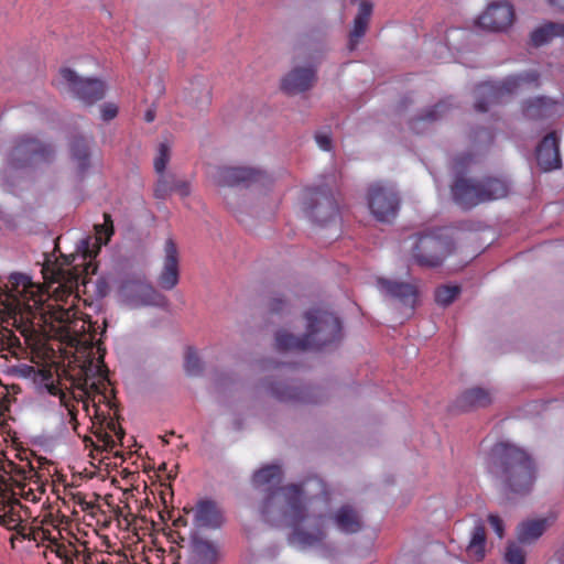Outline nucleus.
I'll return each instance as SVG.
<instances>
[{"mask_svg":"<svg viewBox=\"0 0 564 564\" xmlns=\"http://www.w3.org/2000/svg\"><path fill=\"white\" fill-rule=\"evenodd\" d=\"M367 202L371 214L379 221L391 223L398 215L400 199L397 193L381 183L369 186Z\"/></svg>","mask_w":564,"mask_h":564,"instance_id":"6e6552de","label":"nucleus"},{"mask_svg":"<svg viewBox=\"0 0 564 564\" xmlns=\"http://www.w3.org/2000/svg\"><path fill=\"white\" fill-rule=\"evenodd\" d=\"M173 193L181 197H186L191 193L189 183L186 180L177 177L175 174H162L154 186V197L160 200H165Z\"/></svg>","mask_w":564,"mask_h":564,"instance_id":"2eb2a0df","label":"nucleus"},{"mask_svg":"<svg viewBox=\"0 0 564 564\" xmlns=\"http://www.w3.org/2000/svg\"><path fill=\"white\" fill-rule=\"evenodd\" d=\"M63 404L65 405V408L68 411V414L70 416V423H72L74 430H76L78 422H77V413H76L75 406L73 404H69L68 400L66 402H64Z\"/></svg>","mask_w":564,"mask_h":564,"instance_id":"c03bdc74","label":"nucleus"},{"mask_svg":"<svg viewBox=\"0 0 564 564\" xmlns=\"http://www.w3.org/2000/svg\"><path fill=\"white\" fill-rule=\"evenodd\" d=\"M549 3L552 7H555L558 10L564 11V0H549Z\"/></svg>","mask_w":564,"mask_h":564,"instance_id":"de8ad7c7","label":"nucleus"},{"mask_svg":"<svg viewBox=\"0 0 564 564\" xmlns=\"http://www.w3.org/2000/svg\"><path fill=\"white\" fill-rule=\"evenodd\" d=\"M145 119H147L148 122L153 121V119H154L153 113L151 111H148L147 115H145Z\"/></svg>","mask_w":564,"mask_h":564,"instance_id":"3c124183","label":"nucleus"},{"mask_svg":"<svg viewBox=\"0 0 564 564\" xmlns=\"http://www.w3.org/2000/svg\"><path fill=\"white\" fill-rule=\"evenodd\" d=\"M539 79L538 72H528L523 75L509 76L499 83L485 82L475 88V109L478 112L488 111L490 106L502 102L503 98L517 93L524 83L536 84Z\"/></svg>","mask_w":564,"mask_h":564,"instance_id":"7ed1b4c3","label":"nucleus"},{"mask_svg":"<svg viewBox=\"0 0 564 564\" xmlns=\"http://www.w3.org/2000/svg\"><path fill=\"white\" fill-rule=\"evenodd\" d=\"M479 186L484 203L503 198L509 193V183L499 177H484Z\"/></svg>","mask_w":564,"mask_h":564,"instance_id":"4be33fe9","label":"nucleus"},{"mask_svg":"<svg viewBox=\"0 0 564 564\" xmlns=\"http://www.w3.org/2000/svg\"><path fill=\"white\" fill-rule=\"evenodd\" d=\"M54 293H56V299H58V297L62 299V295L58 294L57 289L54 291Z\"/></svg>","mask_w":564,"mask_h":564,"instance_id":"6e6d98bb","label":"nucleus"},{"mask_svg":"<svg viewBox=\"0 0 564 564\" xmlns=\"http://www.w3.org/2000/svg\"><path fill=\"white\" fill-rule=\"evenodd\" d=\"M316 82V66L294 67L281 82V89L288 95H296L311 89Z\"/></svg>","mask_w":564,"mask_h":564,"instance_id":"9b49d317","label":"nucleus"},{"mask_svg":"<svg viewBox=\"0 0 564 564\" xmlns=\"http://www.w3.org/2000/svg\"><path fill=\"white\" fill-rule=\"evenodd\" d=\"M546 528L547 520L545 518L525 520L517 528V539L523 544L533 543L542 536Z\"/></svg>","mask_w":564,"mask_h":564,"instance_id":"412c9836","label":"nucleus"},{"mask_svg":"<svg viewBox=\"0 0 564 564\" xmlns=\"http://www.w3.org/2000/svg\"><path fill=\"white\" fill-rule=\"evenodd\" d=\"M444 228H436L426 232H421L417 235V240L415 242V247H420L427 242L433 243V247H451L449 242L441 241L442 232Z\"/></svg>","mask_w":564,"mask_h":564,"instance_id":"f704fd0d","label":"nucleus"},{"mask_svg":"<svg viewBox=\"0 0 564 564\" xmlns=\"http://www.w3.org/2000/svg\"><path fill=\"white\" fill-rule=\"evenodd\" d=\"M513 19V7L507 1H497L487 7L478 18L477 24L484 30L501 32L512 24Z\"/></svg>","mask_w":564,"mask_h":564,"instance_id":"9d476101","label":"nucleus"},{"mask_svg":"<svg viewBox=\"0 0 564 564\" xmlns=\"http://www.w3.org/2000/svg\"><path fill=\"white\" fill-rule=\"evenodd\" d=\"M98 364L99 365L96 366L97 378L93 375V361L90 360L88 365L85 364L82 367L78 377L74 379V386L83 390L86 394L93 392L99 393L101 388L106 384L107 371L101 357L98 358Z\"/></svg>","mask_w":564,"mask_h":564,"instance_id":"4468645a","label":"nucleus"},{"mask_svg":"<svg viewBox=\"0 0 564 564\" xmlns=\"http://www.w3.org/2000/svg\"><path fill=\"white\" fill-rule=\"evenodd\" d=\"M69 149L72 159L77 163V173L83 177L90 166L88 141L84 137H75Z\"/></svg>","mask_w":564,"mask_h":564,"instance_id":"b1692460","label":"nucleus"},{"mask_svg":"<svg viewBox=\"0 0 564 564\" xmlns=\"http://www.w3.org/2000/svg\"><path fill=\"white\" fill-rule=\"evenodd\" d=\"M372 13V4L369 1H361L359 3L358 13L354 19L352 30L349 33L348 50L354 51L359 44V41L366 34L368 23Z\"/></svg>","mask_w":564,"mask_h":564,"instance_id":"f3484780","label":"nucleus"},{"mask_svg":"<svg viewBox=\"0 0 564 564\" xmlns=\"http://www.w3.org/2000/svg\"><path fill=\"white\" fill-rule=\"evenodd\" d=\"M213 509H214V506L210 502H207V501L200 502L197 506V510H196L197 521L205 522L207 520V514L210 511H213Z\"/></svg>","mask_w":564,"mask_h":564,"instance_id":"ea45409f","label":"nucleus"},{"mask_svg":"<svg viewBox=\"0 0 564 564\" xmlns=\"http://www.w3.org/2000/svg\"><path fill=\"white\" fill-rule=\"evenodd\" d=\"M536 162L542 171L549 172L560 169V139L555 131L547 133L536 148Z\"/></svg>","mask_w":564,"mask_h":564,"instance_id":"ddd939ff","label":"nucleus"},{"mask_svg":"<svg viewBox=\"0 0 564 564\" xmlns=\"http://www.w3.org/2000/svg\"><path fill=\"white\" fill-rule=\"evenodd\" d=\"M54 151L50 144L36 138L22 135L18 138L10 152V161L14 167H24L52 160Z\"/></svg>","mask_w":564,"mask_h":564,"instance_id":"0eeeda50","label":"nucleus"},{"mask_svg":"<svg viewBox=\"0 0 564 564\" xmlns=\"http://www.w3.org/2000/svg\"><path fill=\"white\" fill-rule=\"evenodd\" d=\"M307 333L303 337H296L286 330L276 334L275 346L279 350H304L310 345V338L324 329L328 323L337 324L336 318L322 310H312L305 314Z\"/></svg>","mask_w":564,"mask_h":564,"instance_id":"39448f33","label":"nucleus"},{"mask_svg":"<svg viewBox=\"0 0 564 564\" xmlns=\"http://www.w3.org/2000/svg\"><path fill=\"white\" fill-rule=\"evenodd\" d=\"M108 426L115 427V423H108Z\"/></svg>","mask_w":564,"mask_h":564,"instance_id":"4d7b16f0","label":"nucleus"},{"mask_svg":"<svg viewBox=\"0 0 564 564\" xmlns=\"http://www.w3.org/2000/svg\"><path fill=\"white\" fill-rule=\"evenodd\" d=\"M556 36H564V23L547 22L531 33L534 46H542Z\"/></svg>","mask_w":564,"mask_h":564,"instance_id":"bb28decb","label":"nucleus"},{"mask_svg":"<svg viewBox=\"0 0 564 564\" xmlns=\"http://www.w3.org/2000/svg\"><path fill=\"white\" fill-rule=\"evenodd\" d=\"M281 495L286 505V517L293 527L303 522L306 514L305 501L328 495L325 482L317 477H310L299 484H289L281 487Z\"/></svg>","mask_w":564,"mask_h":564,"instance_id":"f03ea898","label":"nucleus"},{"mask_svg":"<svg viewBox=\"0 0 564 564\" xmlns=\"http://www.w3.org/2000/svg\"><path fill=\"white\" fill-rule=\"evenodd\" d=\"M214 182L219 186L251 185L253 183H263L268 176L263 171L240 167V166H219L213 173Z\"/></svg>","mask_w":564,"mask_h":564,"instance_id":"1a4fd4ad","label":"nucleus"},{"mask_svg":"<svg viewBox=\"0 0 564 564\" xmlns=\"http://www.w3.org/2000/svg\"><path fill=\"white\" fill-rule=\"evenodd\" d=\"M95 229V242L90 245V238H84L79 241L76 247H104L110 241L115 234L113 221L111 215L104 213V223L96 224Z\"/></svg>","mask_w":564,"mask_h":564,"instance_id":"5701e85b","label":"nucleus"},{"mask_svg":"<svg viewBox=\"0 0 564 564\" xmlns=\"http://www.w3.org/2000/svg\"><path fill=\"white\" fill-rule=\"evenodd\" d=\"M494 402L492 392L482 387H473L464 392L457 399L458 406L463 411L489 406Z\"/></svg>","mask_w":564,"mask_h":564,"instance_id":"dca6fc26","label":"nucleus"},{"mask_svg":"<svg viewBox=\"0 0 564 564\" xmlns=\"http://www.w3.org/2000/svg\"><path fill=\"white\" fill-rule=\"evenodd\" d=\"M52 551L62 561L61 564H74L79 561V551L72 543L67 544H55Z\"/></svg>","mask_w":564,"mask_h":564,"instance_id":"72a5a7b5","label":"nucleus"},{"mask_svg":"<svg viewBox=\"0 0 564 564\" xmlns=\"http://www.w3.org/2000/svg\"><path fill=\"white\" fill-rule=\"evenodd\" d=\"M59 240H61V237H57V238L54 239V247L55 248H58Z\"/></svg>","mask_w":564,"mask_h":564,"instance_id":"603ef678","label":"nucleus"},{"mask_svg":"<svg viewBox=\"0 0 564 564\" xmlns=\"http://www.w3.org/2000/svg\"><path fill=\"white\" fill-rule=\"evenodd\" d=\"M20 507V501L14 499L8 506L0 508V512H2V514H0L1 523L4 524L8 529H17L19 527L21 519L17 508Z\"/></svg>","mask_w":564,"mask_h":564,"instance_id":"473e14b6","label":"nucleus"},{"mask_svg":"<svg viewBox=\"0 0 564 564\" xmlns=\"http://www.w3.org/2000/svg\"><path fill=\"white\" fill-rule=\"evenodd\" d=\"M462 293L458 284H442L434 291V301L438 306H449Z\"/></svg>","mask_w":564,"mask_h":564,"instance_id":"c85d7f7f","label":"nucleus"},{"mask_svg":"<svg viewBox=\"0 0 564 564\" xmlns=\"http://www.w3.org/2000/svg\"><path fill=\"white\" fill-rule=\"evenodd\" d=\"M188 558L192 564H213L216 558V551L206 542L195 541L191 545Z\"/></svg>","mask_w":564,"mask_h":564,"instance_id":"cd10ccee","label":"nucleus"},{"mask_svg":"<svg viewBox=\"0 0 564 564\" xmlns=\"http://www.w3.org/2000/svg\"><path fill=\"white\" fill-rule=\"evenodd\" d=\"M281 475V468L276 465H267L253 474L252 482L257 487H262L271 484Z\"/></svg>","mask_w":564,"mask_h":564,"instance_id":"2f4dec72","label":"nucleus"},{"mask_svg":"<svg viewBox=\"0 0 564 564\" xmlns=\"http://www.w3.org/2000/svg\"><path fill=\"white\" fill-rule=\"evenodd\" d=\"M108 426L115 427V423H108Z\"/></svg>","mask_w":564,"mask_h":564,"instance_id":"13d9d810","label":"nucleus"},{"mask_svg":"<svg viewBox=\"0 0 564 564\" xmlns=\"http://www.w3.org/2000/svg\"><path fill=\"white\" fill-rule=\"evenodd\" d=\"M178 283V257L176 249H171L166 256L160 285L165 290H172Z\"/></svg>","mask_w":564,"mask_h":564,"instance_id":"393cba45","label":"nucleus"},{"mask_svg":"<svg viewBox=\"0 0 564 564\" xmlns=\"http://www.w3.org/2000/svg\"><path fill=\"white\" fill-rule=\"evenodd\" d=\"M74 499H75V500H76L80 506H83V510H88V509H90V508H91V505H90V503H88V502H86L83 496H80V495H75V496H74Z\"/></svg>","mask_w":564,"mask_h":564,"instance_id":"49530a36","label":"nucleus"},{"mask_svg":"<svg viewBox=\"0 0 564 564\" xmlns=\"http://www.w3.org/2000/svg\"><path fill=\"white\" fill-rule=\"evenodd\" d=\"M452 105L447 100H442L431 109L426 110L423 116L420 117V120L423 121H435L441 118L445 112L449 110Z\"/></svg>","mask_w":564,"mask_h":564,"instance_id":"4c0bfd02","label":"nucleus"},{"mask_svg":"<svg viewBox=\"0 0 564 564\" xmlns=\"http://www.w3.org/2000/svg\"><path fill=\"white\" fill-rule=\"evenodd\" d=\"M304 209L307 216L321 226L336 221L338 217V204L332 189L326 186L306 191Z\"/></svg>","mask_w":564,"mask_h":564,"instance_id":"423d86ee","label":"nucleus"},{"mask_svg":"<svg viewBox=\"0 0 564 564\" xmlns=\"http://www.w3.org/2000/svg\"><path fill=\"white\" fill-rule=\"evenodd\" d=\"M334 520L337 527L345 533H356L361 529L358 513L349 506L339 508Z\"/></svg>","mask_w":564,"mask_h":564,"instance_id":"a878e982","label":"nucleus"},{"mask_svg":"<svg viewBox=\"0 0 564 564\" xmlns=\"http://www.w3.org/2000/svg\"><path fill=\"white\" fill-rule=\"evenodd\" d=\"M486 134L488 135V138H489L490 140H492V134H491L490 132L486 131Z\"/></svg>","mask_w":564,"mask_h":564,"instance_id":"5fc2aeb1","label":"nucleus"},{"mask_svg":"<svg viewBox=\"0 0 564 564\" xmlns=\"http://www.w3.org/2000/svg\"><path fill=\"white\" fill-rule=\"evenodd\" d=\"M165 247H169V248H172V247H175L174 242L170 239L166 241V246Z\"/></svg>","mask_w":564,"mask_h":564,"instance_id":"864d4df0","label":"nucleus"},{"mask_svg":"<svg viewBox=\"0 0 564 564\" xmlns=\"http://www.w3.org/2000/svg\"><path fill=\"white\" fill-rule=\"evenodd\" d=\"M100 112H101V119L104 121H110L117 117L118 107H117V105H115L112 102H108L101 107Z\"/></svg>","mask_w":564,"mask_h":564,"instance_id":"58836bf2","label":"nucleus"},{"mask_svg":"<svg viewBox=\"0 0 564 564\" xmlns=\"http://www.w3.org/2000/svg\"><path fill=\"white\" fill-rule=\"evenodd\" d=\"M556 113V102L546 97H536L525 101L523 116L529 120H542Z\"/></svg>","mask_w":564,"mask_h":564,"instance_id":"aec40b11","label":"nucleus"},{"mask_svg":"<svg viewBox=\"0 0 564 564\" xmlns=\"http://www.w3.org/2000/svg\"><path fill=\"white\" fill-rule=\"evenodd\" d=\"M283 304H284L283 300L272 299L269 303V306H270L271 311L278 312L282 307Z\"/></svg>","mask_w":564,"mask_h":564,"instance_id":"a18cd8bd","label":"nucleus"},{"mask_svg":"<svg viewBox=\"0 0 564 564\" xmlns=\"http://www.w3.org/2000/svg\"><path fill=\"white\" fill-rule=\"evenodd\" d=\"M59 89L70 93L85 105H93L105 97L106 85L97 78H84L73 69L63 67L59 69L56 83Z\"/></svg>","mask_w":564,"mask_h":564,"instance_id":"20e7f679","label":"nucleus"},{"mask_svg":"<svg viewBox=\"0 0 564 564\" xmlns=\"http://www.w3.org/2000/svg\"><path fill=\"white\" fill-rule=\"evenodd\" d=\"M316 143L324 151H329L332 149V139L327 133H316L315 135Z\"/></svg>","mask_w":564,"mask_h":564,"instance_id":"79ce46f5","label":"nucleus"},{"mask_svg":"<svg viewBox=\"0 0 564 564\" xmlns=\"http://www.w3.org/2000/svg\"><path fill=\"white\" fill-rule=\"evenodd\" d=\"M505 561L507 564H524L525 552L518 543L513 541L508 542L505 552Z\"/></svg>","mask_w":564,"mask_h":564,"instance_id":"c9c22d12","label":"nucleus"},{"mask_svg":"<svg viewBox=\"0 0 564 564\" xmlns=\"http://www.w3.org/2000/svg\"><path fill=\"white\" fill-rule=\"evenodd\" d=\"M170 148L166 143H160L158 155L154 159V170L159 175L164 174L165 167L170 161Z\"/></svg>","mask_w":564,"mask_h":564,"instance_id":"e433bc0d","label":"nucleus"},{"mask_svg":"<svg viewBox=\"0 0 564 564\" xmlns=\"http://www.w3.org/2000/svg\"><path fill=\"white\" fill-rule=\"evenodd\" d=\"M457 249H414L412 259L421 268L432 269L440 267L445 259L455 257Z\"/></svg>","mask_w":564,"mask_h":564,"instance_id":"6ab92c4d","label":"nucleus"},{"mask_svg":"<svg viewBox=\"0 0 564 564\" xmlns=\"http://www.w3.org/2000/svg\"><path fill=\"white\" fill-rule=\"evenodd\" d=\"M452 195L454 202L464 209H470L484 203L479 181L457 177L452 185Z\"/></svg>","mask_w":564,"mask_h":564,"instance_id":"f8f14e48","label":"nucleus"},{"mask_svg":"<svg viewBox=\"0 0 564 564\" xmlns=\"http://www.w3.org/2000/svg\"><path fill=\"white\" fill-rule=\"evenodd\" d=\"M45 389L52 395H59L61 403L67 401V395L54 382L45 383Z\"/></svg>","mask_w":564,"mask_h":564,"instance_id":"37998d69","label":"nucleus"},{"mask_svg":"<svg viewBox=\"0 0 564 564\" xmlns=\"http://www.w3.org/2000/svg\"><path fill=\"white\" fill-rule=\"evenodd\" d=\"M41 376H42L43 380H47V379L52 378V373L50 370H42Z\"/></svg>","mask_w":564,"mask_h":564,"instance_id":"8fccbe9b","label":"nucleus"},{"mask_svg":"<svg viewBox=\"0 0 564 564\" xmlns=\"http://www.w3.org/2000/svg\"><path fill=\"white\" fill-rule=\"evenodd\" d=\"M486 531L484 527H477L474 530L467 552L475 561H481L485 557Z\"/></svg>","mask_w":564,"mask_h":564,"instance_id":"c756f323","label":"nucleus"},{"mask_svg":"<svg viewBox=\"0 0 564 564\" xmlns=\"http://www.w3.org/2000/svg\"><path fill=\"white\" fill-rule=\"evenodd\" d=\"M382 288L392 297L399 300V302L409 307L411 311L417 301V289L415 285L403 282H391L387 280L380 281Z\"/></svg>","mask_w":564,"mask_h":564,"instance_id":"a211bd4d","label":"nucleus"},{"mask_svg":"<svg viewBox=\"0 0 564 564\" xmlns=\"http://www.w3.org/2000/svg\"><path fill=\"white\" fill-rule=\"evenodd\" d=\"M488 521L499 539L503 538L505 528L502 520L497 514H489Z\"/></svg>","mask_w":564,"mask_h":564,"instance_id":"a19ab883","label":"nucleus"},{"mask_svg":"<svg viewBox=\"0 0 564 564\" xmlns=\"http://www.w3.org/2000/svg\"><path fill=\"white\" fill-rule=\"evenodd\" d=\"M470 160H471V156H470V155H466V156L458 158V159H457V163H458V164H462V165H465V164H467Z\"/></svg>","mask_w":564,"mask_h":564,"instance_id":"09e8293b","label":"nucleus"},{"mask_svg":"<svg viewBox=\"0 0 564 564\" xmlns=\"http://www.w3.org/2000/svg\"><path fill=\"white\" fill-rule=\"evenodd\" d=\"M495 474L507 491L524 492L535 480L533 459L522 449L501 445L495 454Z\"/></svg>","mask_w":564,"mask_h":564,"instance_id":"f257e3e1","label":"nucleus"},{"mask_svg":"<svg viewBox=\"0 0 564 564\" xmlns=\"http://www.w3.org/2000/svg\"><path fill=\"white\" fill-rule=\"evenodd\" d=\"M94 437L86 436L84 438V442L86 443V446L91 445L97 451H111L116 442L108 432L104 431L101 427H98L96 431H94Z\"/></svg>","mask_w":564,"mask_h":564,"instance_id":"7c9ffc66","label":"nucleus"}]
</instances>
